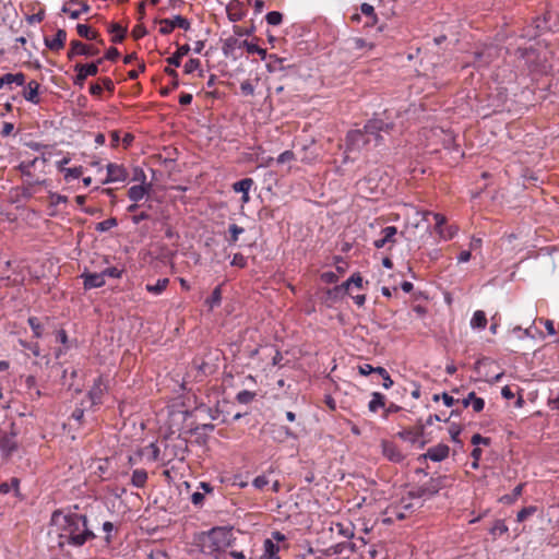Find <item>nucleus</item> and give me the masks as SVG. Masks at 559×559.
Returning a JSON list of instances; mask_svg holds the SVG:
<instances>
[{"label":"nucleus","instance_id":"1","mask_svg":"<svg viewBox=\"0 0 559 559\" xmlns=\"http://www.w3.org/2000/svg\"><path fill=\"white\" fill-rule=\"evenodd\" d=\"M51 524L58 531V547L64 546L81 547L87 540L94 539L96 536L87 525L86 515L79 513L64 514L60 510H56L51 515Z\"/></svg>","mask_w":559,"mask_h":559},{"label":"nucleus","instance_id":"2","mask_svg":"<svg viewBox=\"0 0 559 559\" xmlns=\"http://www.w3.org/2000/svg\"><path fill=\"white\" fill-rule=\"evenodd\" d=\"M394 128L393 122H386L381 118L370 119L362 130H350L346 135V157L349 159V154L360 153L366 150L371 143L378 146L382 143L383 138L381 132L390 133Z\"/></svg>","mask_w":559,"mask_h":559},{"label":"nucleus","instance_id":"3","mask_svg":"<svg viewBox=\"0 0 559 559\" xmlns=\"http://www.w3.org/2000/svg\"><path fill=\"white\" fill-rule=\"evenodd\" d=\"M231 527L216 526L200 536L202 552L216 557L235 543Z\"/></svg>","mask_w":559,"mask_h":559},{"label":"nucleus","instance_id":"4","mask_svg":"<svg viewBox=\"0 0 559 559\" xmlns=\"http://www.w3.org/2000/svg\"><path fill=\"white\" fill-rule=\"evenodd\" d=\"M448 477L445 475H438L430 477L428 481L423 485L414 486L409 491L411 498H425L429 499L436 496L441 489L447 486Z\"/></svg>","mask_w":559,"mask_h":559},{"label":"nucleus","instance_id":"5","mask_svg":"<svg viewBox=\"0 0 559 559\" xmlns=\"http://www.w3.org/2000/svg\"><path fill=\"white\" fill-rule=\"evenodd\" d=\"M99 53V49L92 46L86 45L80 40H72L70 43V49L67 53L69 60H73L78 56H86L92 57Z\"/></svg>","mask_w":559,"mask_h":559},{"label":"nucleus","instance_id":"6","mask_svg":"<svg viewBox=\"0 0 559 559\" xmlns=\"http://www.w3.org/2000/svg\"><path fill=\"white\" fill-rule=\"evenodd\" d=\"M146 176L142 169L139 170V175L136 174L133 178V180H141L142 185L132 186L128 190V197L133 202H139L144 198L145 194H147L152 188V185L148 183L144 186Z\"/></svg>","mask_w":559,"mask_h":559},{"label":"nucleus","instance_id":"7","mask_svg":"<svg viewBox=\"0 0 559 559\" xmlns=\"http://www.w3.org/2000/svg\"><path fill=\"white\" fill-rule=\"evenodd\" d=\"M74 71L76 72V75L73 79V84L83 87L84 82L88 76H94L98 73V68L97 63H76L74 66Z\"/></svg>","mask_w":559,"mask_h":559},{"label":"nucleus","instance_id":"8","mask_svg":"<svg viewBox=\"0 0 559 559\" xmlns=\"http://www.w3.org/2000/svg\"><path fill=\"white\" fill-rule=\"evenodd\" d=\"M159 24H160L159 32L163 35L170 34L175 29V27H179L185 31H188L190 28L189 20L181 15H176V16H174L173 20L162 19V20H159Z\"/></svg>","mask_w":559,"mask_h":559},{"label":"nucleus","instance_id":"9","mask_svg":"<svg viewBox=\"0 0 559 559\" xmlns=\"http://www.w3.org/2000/svg\"><path fill=\"white\" fill-rule=\"evenodd\" d=\"M379 170L370 171L364 179L357 182L359 191L369 194L378 193Z\"/></svg>","mask_w":559,"mask_h":559},{"label":"nucleus","instance_id":"10","mask_svg":"<svg viewBox=\"0 0 559 559\" xmlns=\"http://www.w3.org/2000/svg\"><path fill=\"white\" fill-rule=\"evenodd\" d=\"M128 178V171L122 165L109 163L107 165V178L104 183L124 181Z\"/></svg>","mask_w":559,"mask_h":559},{"label":"nucleus","instance_id":"11","mask_svg":"<svg viewBox=\"0 0 559 559\" xmlns=\"http://www.w3.org/2000/svg\"><path fill=\"white\" fill-rule=\"evenodd\" d=\"M381 448L382 454L391 462L401 463L405 459L397 445L391 441L382 440Z\"/></svg>","mask_w":559,"mask_h":559},{"label":"nucleus","instance_id":"12","mask_svg":"<svg viewBox=\"0 0 559 559\" xmlns=\"http://www.w3.org/2000/svg\"><path fill=\"white\" fill-rule=\"evenodd\" d=\"M450 448L447 444L440 443L428 449V451L419 456L420 459H429L433 462H441L449 455Z\"/></svg>","mask_w":559,"mask_h":559},{"label":"nucleus","instance_id":"13","mask_svg":"<svg viewBox=\"0 0 559 559\" xmlns=\"http://www.w3.org/2000/svg\"><path fill=\"white\" fill-rule=\"evenodd\" d=\"M331 532L336 533L337 536L343 537L345 539H352L355 536V527L354 524L349 521L347 522H332Z\"/></svg>","mask_w":559,"mask_h":559},{"label":"nucleus","instance_id":"14","mask_svg":"<svg viewBox=\"0 0 559 559\" xmlns=\"http://www.w3.org/2000/svg\"><path fill=\"white\" fill-rule=\"evenodd\" d=\"M15 431H12L10 435L0 431V450L5 455H11L14 451L17 450V442L15 440Z\"/></svg>","mask_w":559,"mask_h":559},{"label":"nucleus","instance_id":"15","mask_svg":"<svg viewBox=\"0 0 559 559\" xmlns=\"http://www.w3.org/2000/svg\"><path fill=\"white\" fill-rule=\"evenodd\" d=\"M107 391V384L105 383L102 376L95 379L93 386L88 391V396L93 404H99L102 399Z\"/></svg>","mask_w":559,"mask_h":559},{"label":"nucleus","instance_id":"16","mask_svg":"<svg viewBox=\"0 0 559 559\" xmlns=\"http://www.w3.org/2000/svg\"><path fill=\"white\" fill-rule=\"evenodd\" d=\"M26 76L22 72L17 73H5L0 76V90L3 86H8L9 88H12V84H15L17 86H23L25 84Z\"/></svg>","mask_w":559,"mask_h":559},{"label":"nucleus","instance_id":"17","mask_svg":"<svg viewBox=\"0 0 559 559\" xmlns=\"http://www.w3.org/2000/svg\"><path fill=\"white\" fill-rule=\"evenodd\" d=\"M81 277L84 280L85 289L99 288L105 285L104 274L100 273H83Z\"/></svg>","mask_w":559,"mask_h":559},{"label":"nucleus","instance_id":"18","mask_svg":"<svg viewBox=\"0 0 559 559\" xmlns=\"http://www.w3.org/2000/svg\"><path fill=\"white\" fill-rule=\"evenodd\" d=\"M67 40V32L62 28L58 29L52 39L45 37V45L52 51L63 49Z\"/></svg>","mask_w":559,"mask_h":559},{"label":"nucleus","instance_id":"19","mask_svg":"<svg viewBox=\"0 0 559 559\" xmlns=\"http://www.w3.org/2000/svg\"><path fill=\"white\" fill-rule=\"evenodd\" d=\"M425 427L423 425L414 428V429H405L397 433V437L404 441H408L411 443H417L419 439L424 436Z\"/></svg>","mask_w":559,"mask_h":559},{"label":"nucleus","instance_id":"20","mask_svg":"<svg viewBox=\"0 0 559 559\" xmlns=\"http://www.w3.org/2000/svg\"><path fill=\"white\" fill-rule=\"evenodd\" d=\"M515 55L519 59L524 60L525 64L533 67L537 60V51L533 47L518 48Z\"/></svg>","mask_w":559,"mask_h":559},{"label":"nucleus","instance_id":"21","mask_svg":"<svg viewBox=\"0 0 559 559\" xmlns=\"http://www.w3.org/2000/svg\"><path fill=\"white\" fill-rule=\"evenodd\" d=\"M280 546L273 539H265L263 544V555L260 559H281L278 556Z\"/></svg>","mask_w":559,"mask_h":559},{"label":"nucleus","instance_id":"22","mask_svg":"<svg viewBox=\"0 0 559 559\" xmlns=\"http://www.w3.org/2000/svg\"><path fill=\"white\" fill-rule=\"evenodd\" d=\"M462 404L465 408L472 405L476 413H480L485 407L484 399L476 396L475 392H469L468 395L462 400Z\"/></svg>","mask_w":559,"mask_h":559},{"label":"nucleus","instance_id":"23","mask_svg":"<svg viewBox=\"0 0 559 559\" xmlns=\"http://www.w3.org/2000/svg\"><path fill=\"white\" fill-rule=\"evenodd\" d=\"M38 90H39V83L36 81L28 82L26 88L23 92V96L27 102H31L33 104L39 103V96H38Z\"/></svg>","mask_w":559,"mask_h":559},{"label":"nucleus","instance_id":"24","mask_svg":"<svg viewBox=\"0 0 559 559\" xmlns=\"http://www.w3.org/2000/svg\"><path fill=\"white\" fill-rule=\"evenodd\" d=\"M164 72L169 75L173 80L169 86L160 88V95L167 96L171 91L176 90L179 86L178 72L173 68H165Z\"/></svg>","mask_w":559,"mask_h":559},{"label":"nucleus","instance_id":"25","mask_svg":"<svg viewBox=\"0 0 559 559\" xmlns=\"http://www.w3.org/2000/svg\"><path fill=\"white\" fill-rule=\"evenodd\" d=\"M147 481V472L143 468H136L131 476V485L135 488H144Z\"/></svg>","mask_w":559,"mask_h":559},{"label":"nucleus","instance_id":"26","mask_svg":"<svg viewBox=\"0 0 559 559\" xmlns=\"http://www.w3.org/2000/svg\"><path fill=\"white\" fill-rule=\"evenodd\" d=\"M190 51V46L189 45H182V46H179L177 51L169 58H167V62L168 64L170 66H174V67H179L180 66V62H181V59L187 56Z\"/></svg>","mask_w":559,"mask_h":559},{"label":"nucleus","instance_id":"27","mask_svg":"<svg viewBox=\"0 0 559 559\" xmlns=\"http://www.w3.org/2000/svg\"><path fill=\"white\" fill-rule=\"evenodd\" d=\"M385 407V396L380 392H373L368 408L371 413H376L379 408Z\"/></svg>","mask_w":559,"mask_h":559},{"label":"nucleus","instance_id":"28","mask_svg":"<svg viewBox=\"0 0 559 559\" xmlns=\"http://www.w3.org/2000/svg\"><path fill=\"white\" fill-rule=\"evenodd\" d=\"M109 33L114 34L111 41L115 44L121 43L127 34V28L118 23H111L108 28Z\"/></svg>","mask_w":559,"mask_h":559},{"label":"nucleus","instance_id":"29","mask_svg":"<svg viewBox=\"0 0 559 559\" xmlns=\"http://www.w3.org/2000/svg\"><path fill=\"white\" fill-rule=\"evenodd\" d=\"M169 278L164 277L157 280L155 284H146L145 289L153 295H160L168 286Z\"/></svg>","mask_w":559,"mask_h":559},{"label":"nucleus","instance_id":"30","mask_svg":"<svg viewBox=\"0 0 559 559\" xmlns=\"http://www.w3.org/2000/svg\"><path fill=\"white\" fill-rule=\"evenodd\" d=\"M76 32L80 37L88 39V40H97L98 39V32L92 29L86 24H78L76 25Z\"/></svg>","mask_w":559,"mask_h":559},{"label":"nucleus","instance_id":"31","mask_svg":"<svg viewBox=\"0 0 559 559\" xmlns=\"http://www.w3.org/2000/svg\"><path fill=\"white\" fill-rule=\"evenodd\" d=\"M487 325V318L486 313L483 310H477L474 312L472 320H471V326L473 329H485Z\"/></svg>","mask_w":559,"mask_h":559},{"label":"nucleus","instance_id":"32","mask_svg":"<svg viewBox=\"0 0 559 559\" xmlns=\"http://www.w3.org/2000/svg\"><path fill=\"white\" fill-rule=\"evenodd\" d=\"M239 47H245L248 53H258L262 60L266 59L267 53L266 50L259 47L258 45L250 43L248 40H243L239 44Z\"/></svg>","mask_w":559,"mask_h":559},{"label":"nucleus","instance_id":"33","mask_svg":"<svg viewBox=\"0 0 559 559\" xmlns=\"http://www.w3.org/2000/svg\"><path fill=\"white\" fill-rule=\"evenodd\" d=\"M159 448L156 443L152 442L147 447L141 450V455H147V459L152 462H156L159 460Z\"/></svg>","mask_w":559,"mask_h":559},{"label":"nucleus","instance_id":"34","mask_svg":"<svg viewBox=\"0 0 559 559\" xmlns=\"http://www.w3.org/2000/svg\"><path fill=\"white\" fill-rule=\"evenodd\" d=\"M253 185H254V181L252 178H243V179L233 183V190L235 192L245 193V191H250V189L252 188Z\"/></svg>","mask_w":559,"mask_h":559},{"label":"nucleus","instance_id":"35","mask_svg":"<svg viewBox=\"0 0 559 559\" xmlns=\"http://www.w3.org/2000/svg\"><path fill=\"white\" fill-rule=\"evenodd\" d=\"M350 48L354 50H371L374 48V44L368 43L364 38L355 37L350 40Z\"/></svg>","mask_w":559,"mask_h":559},{"label":"nucleus","instance_id":"36","mask_svg":"<svg viewBox=\"0 0 559 559\" xmlns=\"http://www.w3.org/2000/svg\"><path fill=\"white\" fill-rule=\"evenodd\" d=\"M360 11H361V13H362L364 15H366L368 19H370V21H368V22L366 23V25H367V26H369V25H373V24L377 22L378 17H377V14H376L374 8H373L371 4H369V3H362V4L360 5Z\"/></svg>","mask_w":559,"mask_h":559},{"label":"nucleus","instance_id":"37","mask_svg":"<svg viewBox=\"0 0 559 559\" xmlns=\"http://www.w3.org/2000/svg\"><path fill=\"white\" fill-rule=\"evenodd\" d=\"M33 333H34V336L36 338H40L43 336V331H44V328L39 321L38 318L36 317H29L28 320H27Z\"/></svg>","mask_w":559,"mask_h":559},{"label":"nucleus","instance_id":"38","mask_svg":"<svg viewBox=\"0 0 559 559\" xmlns=\"http://www.w3.org/2000/svg\"><path fill=\"white\" fill-rule=\"evenodd\" d=\"M376 373H378L382 379H383V388L384 389H390L392 388V385L394 384L391 376L389 374V372L386 371L385 368L383 367H376Z\"/></svg>","mask_w":559,"mask_h":559},{"label":"nucleus","instance_id":"39","mask_svg":"<svg viewBox=\"0 0 559 559\" xmlns=\"http://www.w3.org/2000/svg\"><path fill=\"white\" fill-rule=\"evenodd\" d=\"M222 301V289L221 286H216L214 290L212 292L210 298L206 300V304L210 306V308H214L218 306Z\"/></svg>","mask_w":559,"mask_h":559},{"label":"nucleus","instance_id":"40","mask_svg":"<svg viewBox=\"0 0 559 559\" xmlns=\"http://www.w3.org/2000/svg\"><path fill=\"white\" fill-rule=\"evenodd\" d=\"M276 432H277V436H275L274 439L278 440V441H284L288 438H293V439L296 438V435L288 427H285V426H280L276 429Z\"/></svg>","mask_w":559,"mask_h":559},{"label":"nucleus","instance_id":"41","mask_svg":"<svg viewBox=\"0 0 559 559\" xmlns=\"http://www.w3.org/2000/svg\"><path fill=\"white\" fill-rule=\"evenodd\" d=\"M381 234L382 238H384V241H386V243H394V237L397 234V229L395 226H386L382 229Z\"/></svg>","mask_w":559,"mask_h":559},{"label":"nucleus","instance_id":"42","mask_svg":"<svg viewBox=\"0 0 559 559\" xmlns=\"http://www.w3.org/2000/svg\"><path fill=\"white\" fill-rule=\"evenodd\" d=\"M254 397H255V393L248 391V390H242V391L238 392L236 395V400L240 404H248V403L252 402L254 400Z\"/></svg>","mask_w":559,"mask_h":559},{"label":"nucleus","instance_id":"43","mask_svg":"<svg viewBox=\"0 0 559 559\" xmlns=\"http://www.w3.org/2000/svg\"><path fill=\"white\" fill-rule=\"evenodd\" d=\"M117 219L115 217H110L108 219L97 223L95 229L99 233H104L117 226Z\"/></svg>","mask_w":559,"mask_h":559},{"label":"nucleus","instance_id":"44","mask_svg":"<svg viewBox=\"0 0 559 559\" xmlns=\"http://www.w3.org/2000/svg\"><path fill=\"white\" fill-rule=\"evenodd\" d=\"M230 237L227 239L230 245H235L238 241V237L240 234L245 231V229L236 224H231L228 228Z\"/></svg>","mask_w":559,"mask_h":559},{"label":"nucleus","instance_id":"45","mask_svg":"<svg viewBox=\"0 0 559 559\" xmlns=\"http://www.w3.org/2000/svg\"><path fill=\"white\" fill-rule=\"evenodd\" d=\"M64 179L69 181L70 179H78L83 175V167H73V168H66L63 170Z\"/></svg>","mask_w":559,"mask_h":559},{"label":"nucleus","instance_id":"46","mask_svg":"<svg viewBox=\"0 0 559 559\" xmlns=\"http://www.w3.org/2000/svg\"><path fill=\"white\" fill-rule=\"evenodd\" d=\"M537 511L535 506L525 507L518 512V522H524L528 516L533 515Z\"/></svg>","mask_w":559,"mask_h":559},{"label":"nucleus","instance_id":"47","mask_svg":"<svg viewBox=\"0 0 559 559\" xmlns=\"http://www.w3.org/2000/svg\"><path fill=\"white\" fill-rule=\"evenodd\" d=\"M354 284L357 288L362 287V277L359 273H354L346 282L342 284V287L348 289V287Z\"/></svg>","mask_w":559,"mask_h":559},{"label":"nucleus","instance_id":"48","mask_svg":"<svg viewBox=\"0 0 559 559\" xmlns=\"http://www.w3.org/2000/svg\"><path fill=\"white\" fill-rule=\"evenodd\" d=\"M78 3L76 0H70L62 7V12L69 14L71 19H78L81 15V11L78 9H72V4Z\"/></svg>","mask_w":559,"mask_h":559},{"label":"nucleus","instance_id":"49","mask_svg":"<svg viewBox=\"0 0 559 559\" xmlns=\"http://www.w3.org/2000/svg\"><path fill=\"white\" fill-rule=\"evenodd\" d=\"M265 20L270 25H280L283 21V14L278 11H271L266 14Z\"/></svg>","mask_w":559,"mask_h":559},{"label":"nucleus","instance_id":"50","mask_svg":"<svg viewBox=\"0 0 559 559\" xmlns=\"http://www.w3.org/2000/svg\"><path fill=\"white\" fill-rule=\"evenodd\" d=\"M270 62L267 64L270 71H275L277 69L282 70L284 69L283 62L284 59L278 58L276 55H270L269 56Z\"/></svg>","mask_w":559,"mask_h":559},{"label":"nucleus","instance_id":"51","mask_svg":"<svg viewBox=\"0 0 559 559\" xmlns=\"http://www.w3.org/2000/svg\"><path fill=\"white\" fill-rule=\"evenodd\" d=\"M523 484H519L512 491L511 495H506L502 497V501L507 502V503H512L518 497H520L522 495V491H523Z\"/></svg>","mask_w":559,"mask_h":559},{"label":"nucleus","instance_id":"52","mask_svg":"<svg viewBox=\"0 0 559 559\" xmlns=\"http://www.w3.org/2000/svg\"><path fill=\"white\" fill-rule=\"evenodd\" d=\"M20 345L28 350L32 352V354L35 356V357H39L40 356V347H39V344L38 343H28L24 340H20L19 341Z\"/></svg>","mask_w":559,"mask_h":559},{"label":"nucleus","instance_id":"53","mask_svg":"<svg viewBox=\"0 0 559 559\" xmlns=\"http://www.w3.org/2000/svg\"><path fill=\"white\" fill-rule=\"evenodd\" d=\"M346 549V544L345 543H338L336 545H333L329 548H326L323 554L325 556H333V555H340L342 554L344 550Z\"/></svg>","mask_w":559,"mask_h":559},{"label":"nucleus","instance_id":"54","mask_svg":"<svg viewBox=\"0 0 559 559\" xmlns=\"http://www.w3.org/2000/svg\"><path fill=\"white\" fill-rule=\"evenodd\" d=\"M38 157H35L34 159L29 160V162H22L20 165H19V169L21 170V173L23 175H31V169L33 167H35L36 163L38 162Z\"/></svg>","mask_w":559,"mask_h":559},{"label":"nucleus","instance_id":"55","mask_svg":"<svg viewBox=\"0 0 559 559\" xmlns=\"http://www.w3.org/2000/svg\"><path fill=\"white\" fill-rule=\"evenodd\" d=\"M239 44L240 43L234 37L227 38L223 46L224 53L229 55L237 46L239 47Z\"/></svg>","mask_w":559,"mask_h":559},{"label":"nucleus","instance_id":"56","mask_svg":"<svg viewBox=\"0 0 559 559\" xmlns=\"http://www.w3.org/2000/svg\"><path fill=\"white\" fill-rule=\"evenodd\" d=\"M201 66V62L199 59H189L183 67L185 73L190 74L198 70Z\"/></svg>","mask_w":559,"mask_h":559},{"label":"nucleus","instance_id":"57","mask_svg":"<svg viewBox=\"0 0 559 559\" xmlns=\"http://www.w3.org/2000/svg\"><path fill=\"white\" fill-rule=\"evenodd\" d=\"M240 91L245 96H252L254 94V86L250 80H245L240 84Z\"/></svg>","mask_w":559,"mask_h":559},{"label":"nucleus","instance_id":"58","mask_svg":"<svg viewBox=\"0 0 559 559\" xmlns=\"http://www.w3.org/2000/svg\"><path fill=\"white\" fill-rule=\"evenodd\" d=\"M231 265L243 269L247 266V258L242 253H235L231 260Z\"/></svg>","mask_w":559,"mask_h":559},{"label":"nucleus","instance_id":"59","mask_svg":"<svg viewBox=\"0 0 559 559\" xmlns=\"http://www.w3.org/2000/svg\"><path fill=\"white\" fill-rule=\"evenodd\" d=\"M456 231H457L456 227L449 226L447 228H440L438 234L443 239H452L454 237V235L456 234Z\"/></svg>","mask_w":559,"mask_h":559},{"label":"nucleus","instance_id":"60","mask_svg":"<svg viewBox=\"0 0 559 559\" xmlns=\"http://www.w3.org/2000/svg\"><path fill=\"white\" fill-rule=\"evenodd\" d=\"M295 158H296V156H295V153L293 151H285V152H283L282 154L278 155L276 160H277L278 164H285V163L295 160Z\"/></svg>","mask_w":559,"mask_h":559},{"label":"nucleus","instance_id":"61","mask_svg":"<svg viewBox=\"0 0 559 559\" xmlns=\"http://www.w3.org/2000/svg\"><path fill=\"white\" fill-rule=\"evenodd\" d=\"M508 532L507 525L501 520H497L491 528V534H504Z\"/></svg>","mask_w":559,"mask_h":559},{"label":"nucleus","instance_id":"62","mask_svg":"<svg viewBox=\"0 0 559 559\" xmlns=\"http://www.w3.org/2000/svg\"><path fill=\"white\" fill-rule=\"evenodd\" d=\"M471 442H472V444H474V445H478V444L489 445V444H490V439H489V438H486V437H483V436H481V435H479V433H475V435L472 437Z\"/></svg>","mask_w":559,"mask_h":559},{"label":"nucleus","instance_id":"63","mask_svg":"<svg viewBox=\"0 0 559 559\" xmlns=\"http://www.w3.org/2000/svg\"><path fill=\"white\" fill-rule=\"evenodd\" d=\"M462 431L461 426L452 424L449 428V433L454 442H459V436Z\"/></svg>","mask_w":559,"mask_h":559},{"label":"nucleus","instance_id":"64","mask_svg":"<svg viewBox=\"0 0 559 559\" xmlns=\"http://www.w3.org/2000/svg\"><path fill=\"white\" fill-rule=\"evenodd\" d=\"M252 484L257 489H263L269 484V479L264 475H260L253 479Z\"/></svg>","mask_w":559,"mask_h":559}]
</instances>
